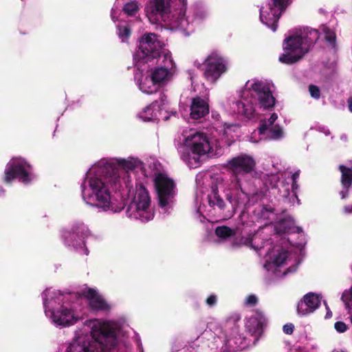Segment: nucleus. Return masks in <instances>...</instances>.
Segmentation results:
<instances>
[{
    "instance_id": "nucleus-6",
    "label": "nucleus",
    "mask_w": 352,
    "mask_h": 352,
    "mask_svg": "<svg viewBox=\"0 0 352 352\" xmlns=\"http://www.w3.org/2000/svg\"><path fill=\"white\" fill-rule=\"evenodd\" d=\"M319 38L318 30L304 28L294 30L286 38L283 47L284 53L279 60L285 64H293L300 60Z\"/></svg>"
},
{
    "instance_id": "nucleus-40",
    "label": "nucleus",
    "mask_w": 352,
    "mask_h": 352,
    "mask_svg": "<svg viewBox=\"0 0 352 352\" xmlns=\"http://www.w3.org/2000/svg\"><path fill=\"white\" fill-rule=\"evenodd\" d=\"M334 327H335L336 330L339 333H344L348 329L347 325L344 322H342V321L336 322L334 324Z\"/></svg>"
},
{
    "instance_id": "nucleus-32",
    "label": "nucleus",
    "mask_w": 352,
    "mask_h": 352,
    "mask_svg": "<svg viewBox=\"0 0 352 352\" xmlns=\"http://www.w3.org/2000/svg\"><path fill=\"white\" fill-rule=\"evenodd\" d=\"M234 234L233 230L226 226H218L215 229V234L221 239H228L234 236Z\"/></svg>"
},
{
    "instance_id": "nucleus-39",
    "label": "nucleus",
    "mask_w": 352,
    "mask_h": 352,
    "mask_svg": "<svg viewBox=\"0 0 352 352\" xmlns=\"http://www.w3.org/2000/svg\"><path fill=\"white\" fill-rule=\"evenodd\" d=\"M85 226L83 224L76 226L73 228V234H76L78 236L83 237L85 235Z\"/></svg>"
},
{
    "instance_id": "nucleus-38",
    "label": "nucleus",
    "mask_w": 352,
    "mask_h": 352,
    "mask_svg": "<svg viewBox=\"0 0 352 352\" xmlns=\"http://www.w3.org/2000/svg\"><path fill=\"white\" fill-rule=\"evenodd\" d=\"M258 301V298L254 294H250L247 296L245 305L249 307H254L257 305Z\"/></svg>"
},
{
    "instance_id": "nucleus-4",
    "label": "nucleus",
    "mask_w": 352,
    "mask_h": 352,
    "mask_svg": "<svg viewBox=\"0 0 352 352\" xmlns=\"http://www.w3.org/2000/svg\"><path fill=\"white\" fill-rule=\"evenodd\" d=\"M187 0H149L145 10L151 19H161L171 30H178L186 36L194 32V27L185 18Z\"/></svg>"
},
{
    "instance_id": "nucleus-16",
    "label": "nucleus",
    "mask_w": 352,
    "mask_h": 352,
    "mask_svg": "<svg viewBox=\"0 0 352 352\" xmlns=\"http://www.w3.org/2000/svg\"><path fill=\"white\" fill-rule=\"evenodd\" d=\"M146 68L140 67L137 68V72L135 73L134 78L140 90L146 94H153L158 90L160 87L153 80V78L149 76V72L147 71V66L145 65Z\"/></svg>"
},
{
    "instance_id": "nucleus-58",
    "label": "nucleus",
    "mask_w": 352,
    "mask_h": 352,
    "mask_svg": "<svg viewBox=\"0 0 352 352\" xmlns=\"http://www.w3.org/2000/svg\"><path fill=\"white\" fill-rule=\"evenodd\" d=\"M298 203L300 204V199H298Z\"/></svg>"
},
{
    "instance_id": "nucleus-42",
    "label": "nucleus",
    "mask_w": 352,
    "mask_h": 352,
    "mask_svg": "<svg viewBox=\"0 0 352 352\" xmlns=\"http://www.w3.org/2000/svg\"><path fill=\"white\" fill-rule=\"evenodd\" d=\"M352 298V287H351L349 291L345 290L341 296V299L343 302H347L350 301Z\"/></svg>"
},
{
    "instance_id": "nucleus-53",
    "label": "nucleus",
    "mask_w": 352,
    "mask_h": 352,
    "mask_svg": "<svg viewBox=\"0 0 352 352\" xmlns=\"http://www.w3.org/2000/svg\"><path fill=\"white\" fill-rule=\"evenodd\" d=\"M4 196V190L0 186V197Z\"/></svg>"
},
{
    "instance_id": "nucleus-48",
    "label": "nucleus",
    "mask_w": 352,
    "mask_h": 352,
    "mask_svg": "<svg viewBox=\"0 0 352 352\" xmlns=\"http://www.w3.org/2000/svg\"><path fill=\"white\" fill-rule=\"evenodd\" d=\"M263 210H265L266 212H273L274 211V208H272L270 206L265 205L263 208V210L262 211H263Z\"/></svg>"
},
{
    "instance_id": "nucleus-5",
    "label": "nucleus",
    "mask_w": 352,
    "mask_h": 352,
    "mask_svg": "<svg viewBox=\"0 0 352 352\" xmlns=\"http://www.w3.org/2000/svg\"><path fill=\"white\" fill-rule=\"evenodd\" d=\"M91 338L80 336L74 340L66 352H109L117 343L116 329L109 323L94 326Z\"/></svg>"
},
{
    "instance_id": "nucleus-29",
    "label": "nucleus",
    "mask_w": 352,
    "mask_h": 352,
    "mask_svg": "<svg viewBox=\"0 0 352 352\" xmlns=\"http://www.w3.org/2000/svg\"><path fill=\"white\" fill-rule=\"evenodd\" d=\"M256 239H257V237L254 234V235L250 234L248 237L241 236L239 239L236 238L234 240L232 245H233V246H240L241 245H243L247 247H250L254 250H258V249L261 248L262 247L261 246L258 247V246H256L254 245V243H256Z\"/></svg>"
},
{
    "instance_id": "nucleus-51",
    "label": "nucleus",
    "mask_w": 352,
    "mask_h": 352,
    "mask_svg": "<svg viewBox=\"0 0 352 352\" xmlns=\"http://www.w3.org/2000/svg\"><path fill=\"white\" fill-rule=\"evenodd\" d=\"M114 12H115V10L114 8H113L111 9V19L113 21H115V16H114Z\"/></svg>"
},
{
    "instance_id": "nucleus-54",
    "label": "nucleus",
    "mask_w": 352,
    "mask_h": 352,
    "mask_svg": "<svg viewBox=\"0 0 352 352\" xmlns=\"http://www.w3.org/2000/svg\"><path fill=\"white\" fill-rule=\"evenodd\" d=\"M341 194H342V198H344L345 197L347 196L346 192L342 191Z\"/></svg>"
},
{
    "instance_id": "nucleus-47",
    "label": "nucleus",
    "mask_w": 352,
    "mask_h": 352,
    "mask_svg": "<svg viewBox=\"0 0 352 352\" xmlns=\"http://www.w3.org/2000/svg\"><path fill=\"white\" fill-rule=\"evenodd\" d=\"M168 204V199H159V206L162 208L166 207Z\"/></svg>"
},
{
    "instance_id": "nucleus-46",
    "label": "nucleus",
    "mask_w": 352,
    "mask_h": 352,
    "mask_svg": "<svg viewBox=\"0 0 352 352\" xmlns=\"http://www.w3.org/2000/svg\"><path fill=\"white\" fill-rule=\"evenodd\" d=\"M318 130L320 132L324 133L326 135H328L330 134L329 130L324 126H319Z\"/></svg>"
},
{
    "instance_id": "nucleus-26",
    "label": "nucleus",
    "mask_w": 352,
    "mask_h": 352,
    "mask_svg": "<svg viewBox=\"0 0 352 352\" xmlns=\"http://www.w3.org/2000/svg\"><path fill=\"white\" fill-rule=\"evenodd\" d=\"M339 170L341 173V183L344 188H349L352 184V166L348 167L340 165Z\"/></svg>"
},
{
    "instance_id": "nucleus-11",
    "label": "nucleus",
    "mask_w": 352,
    "mask_h": 352,
    "mask_svg": "<svg viewBox=\"0 0 352 352\" xmlns=\"http://www.w3.org/2000/svg\"><path fill=\"white\" fill-rule=\"evenodd\" d=\"M169 110L167 96L161 94L158 100L154 101L138 113V118L144 122L167 120Z\"/></svg>"
},
{
    "instance_id": "nucleus-15",
    "label": "nucleus",
    "mask_w": 352,
    "mask_h": 352,
    "mask_svg": "<svg viewBox=\"0 0 352 352\" xmlns=\"http://www.w3.org/2000/svg\"><path fill=\"white\" fill-rule=\"evenodd\" d=\"M278 119V115L273 113L267 120H263L261 122L258 131L254 135H266V137L270 140H279L284 135L283 129L278 125L275 124V121Z\"/></svg>"
},
{
    "instance_id": "nucleus-34",
    "label": "nucleus",
    "mask_w": 352,
    "mask_h": 352,
    "mask_svg": "<svg viewBox=\"0 0 352 352\" xmlns=\"http://www.w3.org/2000/svg\"><path fill=\"white\" fill-rule=\"evenodd\" d=\"M118 28V35L119 38L121 39L122 42H126L131 35V30L128 27V25H118L117 26Z\"/></svg>"
},
{
    "instance_id": "nucleus-55",
    "label": "nucleus",
    "mask_w": 352,
    "mask_h": 352,
    "mask_svg": "<svg viewBox=\"0 0 352 352\" xmlns=\"http://www.w3.org/2000/svg\"><path fill=\"white\" fill-rule=\"evenodd\" d=\"M209 204L211 205L212 204H214V199H209Z\"/></svg>"
},
{
    "instance_id": "nucleus-49",
    "label": "nucleus",
    "mask_w": 352,
    "mask_h": 352,
    "mask_svg": "<svg viewBox=\"0 0 352 352\" xmlns=\"http://www.w3.org/2000/svg\"><path fill=\"white\" fill-rule=\"evenodd\" d=\"M344 210L345 212L351 213L352 212V206L351 207L345 206Z\"/></svg>"
},
{
    "instance_id": "nucleus-37",
    "label": "nucleus",
    "mask_w": 352,
    "mask_h": 352,
    "mask_svg": "<svg viewBox=\"0 0 352 352\" xmlns=\"http://www.w3.org/2000/svg\"><path fill=\"white\" fill-rule=\"evenodd\" d=\"M309 91L312 98L319 99L320 96V91L318 87L311 85L309 86Z\"/></svg>"
},
{
    "instance_id": "nucleus-13",
    "label": "nucleus",
    "mask_w": 352,
    "mask_h": 352,
    "mask_svg": "<svg viewBox=\"0 0 352 352\" xmlns=\"http://www.w3.org/2000/svg\"><path fill=\"white\" fill-rule=\"evenodd\" d=\"M256 162L254 159L247 154L238 155L226 163V168L235 175H245L254 170Z\"/></svg>"
},
{
    "instance_id": "nucleus-41",
    "label": "nucleus",
    "mask_w": 352,
    "mask_h": 352,
    "mask_svg": "<svg viewBox=\"0 0 352 352\" xmlns=\"http://www.w3.org/2000/svg\"><path fill=\"white\" fill-rule=\"evenodd\" d=\"M256 131H258V130H255L250 135V138H249V140L250 142H252V143H257L260 140H261L263 138H267L266 137V135H254V133L256 132Z\"/></svg>"
},
{
    "instance_id": "nucleus-28",
    "label": "nucleus",
    "mask_w": 352,
    "mask_h": 352,
    "mask_svg": "<svg viewBox=\"0 0 352 352\" xmlns=\"http://www.w3.org/2000/svg\"><path fill=\"white\" fill-rule=\"evenodd\" d=\"M128 196L129 198H149L148 190L141 183L136 184L134 188H130Z\"/></svg>"
},
{
    "instance_id": "nucleus-43",
    "label": "nucleus",
    "mask_w": 352,
    "mask_h": 352,
    "mask_svg": "<svg viewBox=\"0 0 352 352\" xmlns=\"http://www.w3.org/2000/svg\"><path fill=\"white\" fill-rule=\"evenodd\" d=\"M283 331L287 335H292L294 330V325L292 323H287L283 326Z\"/></svg>"
},
{
    "instance_id": "nucleus-33",
    "label": "nucleus",
    "mask_w": 352,
    "mask_h": 352,
    "mask_svg": "<svg viewBox=\"0 0 352 352\" xmlns=\"http://www.w3.org/2000/svg\"><path fill=\"white\" fill-rule=\"evenodd\" d=\"M122 10L127 16H133L139 10L138 3L136 1L128 2L124 4Z\"/></svg>"
},
{
    "instance_id": "nucleus-30",
    "label": "nucleus",
    "mask_w": 352,
    "mask_h": 352,
    "mask_svg": "<svg viewBox=\"0 0 352 352\" xmlns=\"http://www.w3.org/2000/svg\"><path fill=\"white\" fill-rule=\"evenodd\" d=\"M320 30L321 31V34L324 35L325 40L332 47H334L336 42V34L334 31L325 25H321Z\"/></svg>"
},
{
    "instance_id": "nucleus-23",
    "label": "nucleus",
    "mask_w": 352,
    "mask_h": 352,
    "mask_svg": "<svg viewBox=\"0 0 352 352\" xmlns=\"http://www.w3.org/2000/svg\"><path fill=\"white\" fill-rule=\"evenodd\" d=\"M255 312L256 316L252 318L253 323L249 327V331L252 335L260 337L263 333L266 318L261 311L257 309Z\"/></svg>"
},
{
    "instance_id": "nucleus-45",
    "label": "nucleus",
    "mask_w": 352,
    "mask_h": 352,
    "mask_svg": "<svg viewBox=\"0 0 352 352\" xmlns=\"http://www.w3.org/2000/svg\"><path fill=\"white\" fill-rule=\"evenodd\" d=\"M239 128V125L236 124H225V133H228L229 131H235L236 129Z\"/></svg>"
},
{
    "instance_id": "nucleus-44",
    "label": "nucleus",
    "mask_w": 352,
    "mask_h": 352,
    "mask_svg": "<svg viewBox=\"0 0 352 352\" xmlns=\"http://www.w3.org/2000/svg\"><path fill=\"white\" fill-rule=\"evenodd\" d=\"M217 296L214 295V294H211L210 296H208V298L206 299V304L210 306V307H212L214 305H216L217 303Z\"/></svg>"
},
{
    "instance_id": "nucleus-10",
    "label": "nucleus",
    "mask_w": 352,
    "mask_h": 352,
    "mask_svg": "<svg viewBox=\"0 0 352 352\" xmlns=\"http://www.w3.org/2000/svg\"><path fill=\"white\" fill-rule=\"evenodd\" d=\"M291 0H271L260 9L261 21L273 32L277 29V23Z\"/></svg>"
},
{
    "instance_id": "nucleus-25",
    "label": "nucleus",
    "mask_w": 352,
    "mask_h": 352,
    "mask_svg": "<svg viewBox=\"0 0 352 352\" xmlns=\"http://www.w3.org/2000/svg\"><path fill=\"white\" fill-rule=\"evenodd\" d=\"M300 175V170H296L294 172L292 175V179L293 182L292 186V190H289V187H286L285 186H282L283 190L284 191V193L281 195L280 196L282 198H298V195L296 192V180L298 179Z\"/></svg>"
},
{
    "instance_id": "nucleus-12",
    "label": "nucleus",
    "mask_w": 352,
    "mask_h": 352,
    "mask_svg": "<svg viewBox=\"0 0 352 352\" xmlns=\"http://www.w3.org/2000/svg\"><path fill=\"white\" fill-rule=\"evenodd\" d=\"M201 70L205 78L214 83L228 69V63L222 56L212 53L207 56L202 65Z\"/></svg>"
},
{
    "instance_id": "nucleus-7",
    "label": "nucleus",
    "mask_w": 352,
    "mask_h": 352,
    "mask_svg": "<svg viewBox=\"0 0 352 352\" xmlns=\"http://www.w3.org/2000/svg\"><path fill=\"white\" fill-rule=\"evenodd\" d=\"M164 43L159 40L153 33L144 34L139 41L138 49L133 54V63L135 67H143L148 62H157L162 55Z\"/></svg>"
},
{
    "instance_id": "nucleus-14",
    "label": "nucleus",
    "mask_w": 352,
    "mask_h": 352,
    "mask_svg": "<svg viewBox=\"0 0 352 352\" xmlns=\"http://www.w3.org/2000/svg\"><path fill=\"white\" fill-rule=\"evenodd\" d=\"M204 175L202 173H199L196 176V197L197 198H220V190H224V184L220 179H217L215 182H212L210 187L205 186Z\"/></svg>"
},
{
    "instance_id": "nucleus-3",
    "label": "nucleus",
    "mask_w": 352,
    "mask_h": 352,
    "mask_svg": "<svg viewBox=\"0 0 352 352\" xmlns=\"http://www.w3.org/2000/svg\"><path fill=\"white\" fill-rule=\"evenodd\" d=\"M237 96L239 100L232 103L231 111L248 118L259 114L261 109L273 107L275 104L270 84L257 78L248 80L237 91Z\"/></svg>"
},
{
    "instance_id": "nucleus-20",
    "label": "nucleus",
    "mask_w": 352,
    "mask_h": 352,
    "mask_svg": "<svg viewBox=\"0 0 352 352\" xmlns=\"http://www.w3.org/2000/svg\"><path fill=\"white\" fill-rule=\"evenodd\" d=\"M94 202L86 201V204L98 211L111 210L118 212L124 208L126 203L125 200L129 199H93Z\"/></svg>"
},
{
    "instance_id": "nucleus-2",
    "label": "nucleus",
    "mask_w": 352,
    "mask_h": 352,
    "mask_svg": "<svg viewBox=\"0 0 352 352\" xmlns=\"http://www.w3.org/2000/svg\"><path fill=\"white\" fill-rule=\"evenodd\" d=\"M175 146L181 160L190 168L200 166L201 157L217 156L222 151L217 139L195 129H184L175 142Z\"/></svg>"
},
{
    "instance_id": "nucleus-27",
    "label": "nucleus",
    "mask_w": 352,
    "mask_h": 352,
    "mask_svg": "<svg viewBox=\"0 0 352 352\" xmlns=\"http://www.w3.org/2000/svg\"><path fill=\"white\" fill-rule=\"evenodd\" d=\"M151 204V199H131L129 204V209H135L140 216L142 214L141 212H147Z\"/></svg>"
},
{
    "instance_id": "nucleus-8",
    "label": "nucleus",
    "mask_w": 352,
    "mask_h": 352,
    "mask_svg": "<svg viewBox=\"0 0 352 352\" xmlns=\"http://www.w3.org/2000/svg\"><path fill=\"white\" fill-rule=\"evenodd\" d=\"M149 76L159 87L165 85L172 78L176 72V65L168 50L162 51V55L157 62L146 63Z\"/></svg>"
},
{
    "instance_id": "nucleus-36",
    "label": "nucleus",
    "mask_w": 352,
    "mask_h": 352,
    "mask_svg": "<svg viewBox=\"0 0 352 352\" xmlns=\"http://www.w3.org/2000/svg\"><path fill=\"white\" fill-rule=\"evenodd\" d=\"M240 320L241 316L239 314H232L226 319V324L227 325L236 326Z\"/></svg>"
},
{
    "instance_id": "nucleus-17",
    "label": "nucleus",
    "mask_w": 352,
    "mask_h": 352,
    "mask_svg": "<svg viewBox=\"0 0 352 352\" xmlns=\"http://www.w3.org/2000/svg\"><path fill=\"white\" fill-rule=\"evenodd\" d=\"M155 187L159 198H166L176 195V188L172 179L162 173L155 174L154 180Z\"/></svg>"
},
{
    "instance_id": "nucleus-35",
    "label": "nucleus",
    "mask_w": 352,
    "mask_h": 352,
    "mask_svg": "<svg viewBox=\"0 0 352 352\" xmlns=\"http://www.w3.org/2000/svg\"><path fill=\"white\" fill-rule=\"evenodd\" d=\"M288 256V252L286 250H281L278 251L277 254L275 256L274 263L277 266H280L285 263Z\"/></svg>"
},
{
    "instance_id": "nucleus-21",
    "label": "nucleus",
    "mask_w": 352,
    "mask_h": 352,
    "mask_svg": "<svg viewBox=\"0 0 352 352\" xmlns=\"http://www.w3.org/2000/svg\"><path fill=\"white\" fill-rule=\"evenodd\" d=\"M53 322L58 325L69 326L75 324L78 318L74 316V311L64 306L52 313Z\"/></svg>"
},
{
    "instance_id": "nucleus-1",
    "label": "nucleus",
    "mask_w": 352,
    "mask_h": 352,
    "mask_svg": "<svg viewBox=\"0 0 352 352\" xmlns=\"http://www.w3.org/2000/svg\"><path fill=\"white\" fill-rule=\"evenodd\" d=\"M135 170L144 172V164L137 157L100 159L85 173L81 186L83 198H111L113 193L129 186Z\"/></svg>"
},
{
    "instance_id": "nucleus-19",
    "label": "nucleus",
    "mask_w": 352,
    "mask_h": 352,
    "mask_svg": "<svg viewBox=\"0 0 352 352\" xmlns=\"http://www.w3.org/2000/svg\"><path fill=\"white\" fill-rule=\"evenodd\" d=\"M320 302L321 298L319 295L313 292L305 294L303 299L298 303V314L300 316H305L313 313L320 307Z\"/></svg>"
},
{
    "instance_id": "nucleus-22",
    "label": "nucleus",
    "mask_w": 352,
    "mask_h": 352,
    "mask_svg": "<svg viewBox=\"0 0 352 352\" xmlns=\"http://www.w3.org/2000/svg\"><path fill=\"white\" fill-rule=\"evenodd\" d=\"M209 113V105L206 98L197 96L191 99L190 117L192 120L204 118Z\"/></svg>"
},
{
    "instance_id": "nucleus-50",
    "label": "nucleus",
    "mask_w": 352,
    "mask_h": 352,
    "mask_svg": "<svg viewBox=\"0 0 352 352\" xmlns=\"http://www.w3.org/2000/svg\"><path fill=\"white\" fill-rule=\"evenodd\" d=\"M349 109L351 112H352V98H350L348 100Z\"/></svg>"
},
{
    "instance_id": "nucleus-24",
    "label": "nucleus",
    "mask_w": 352,
    "mask_h": 352,
    "mask_svg": "<svg viewBox=\"0 0 352 352\" xmlns=\"http://www.w3.org/2000/svg\"><path fill=\"white\" fill-rule=\"evenodd\" d=\"M294 221L290 217H285L280 219L276 226L275 230L278 234L293 232L295 229Z\"/></svg>"
},
{
    "instance_id": "nucleus-57",
    "label": "nucleus",
    "mask_w": 352,
    "mask_h": 352,
    "mask_svg": "<svg viewBox=\"0 0 352 352\" xmlns=\"http://www.w3.org/2000/svg\"><path fill=\"white\" fill-rule=\"evenodd\" d=\"M226 196H227V198H228V199L231 198V197H228V195H226Z\"/></svg>"
},
{
    "instance_id": "nucleus-31",
    "label": "nucleus",
    "mask_w": 352,
    "mask_h": 352,
    "mask_svg": "<svg viewBox=\"0 0 352 352\" xmlns=\"http://www.w3.org/2000/svg\"><path fill=\"white\" fill-rule=\"evenodd\" d=\"M208 16V12L206 9L204 8H197L195 12H194V20L193 21H188L190 23L193 25V27L195 28L194 23H199L201 21H203L204 19H206ZM186 19V17L185 16ZM188 20H189L188 18H187Z\"/></svg>"
},
{
    "instance_id": "nucleus-56",
    "label": "nucleus",
    "mask_w": 352,
    "mask_h": 352,
    "mask_svg": "<svg viewBox=\"0 0 352 352\" xmlns=\"http://www.w3.org/2000/svg\"><path fill=\"white\" fill-rule=\"evenodd\" d=\"M219 205H221V203L223 201V199H215Z\"/></svg>"
},
{
    "instance_id": "nucleus-52",
    "label": "nucleus",
    "mask_w": 352,
    "mask_h": 352,
    "mask_svg": "<svg viewBox=\"0 0 352 352\" xmlns=\"http://www.w3.org/2000/svg\"><path fill=\"white\" fill-rule=\"evenodd\" d=\"M271 179H272V181H274L276 182L278 181V177L276 175H272L271 177Z\"/></svg>"
},
{
    "instance_id": "nucleus-9",
    "label": "nucleus",
    "mask_w": 352,
    "mask_h": 352,
    "mask_svg": "<svg viewBox=\"0 0 352 352\" xmlns=\"http://www.w3.org/2000/svg\"><path fill=\"white\" fill-rule=\"evenodd\" d=\"M4 175V180L8 183L17 179L24 184H28L37 178L32 166L21 157H13L8 162Z\"/></svg>"
},
{
    "instance_id": "nucleus-18",
    "label": "nucleus",
    "mask_w": 352,
    "mask_h": 352,
    "mask_svg": "<svg viewBox=\"0 0 352 352\" xmlns=\"http://www.w3.org/2000/svg\"><path fill=\"white\" fill-rule=\"evenodd\" d=\"M82 295L89 301V306L93 311H109L110 305L98 294L97 291L93 288L85 289L82 291Z\"/></svg>"
}]
</instances>
